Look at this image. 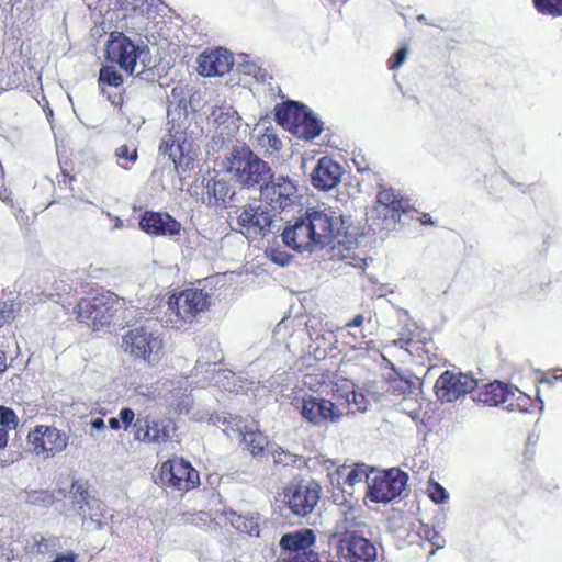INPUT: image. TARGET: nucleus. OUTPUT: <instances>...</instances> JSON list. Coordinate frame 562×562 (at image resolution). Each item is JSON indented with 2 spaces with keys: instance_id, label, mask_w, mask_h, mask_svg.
<instances>
[{
  "instance_id": "obj_4",
  "label": "nucleus",
  "mask_w": 562,
  "mask_h": 562,
  "mask_svg": "<svg viewBox=\"0 0 562 562\" xmlns=\"http://www.w3.org/2000/svg\"><path fill=\"white\" fill-rule=\"evenodd\" d=\"M113 303L114 300L106 293H89L87 296L81 297L74 313L80 323H85L99 330L104 326H109L113 318Z\"/></svg>"
},
{
  "instance_id": "obj_20",
  "label": "nucleus",
  "mask_w": 562,
  "mask_h": 562,
  "mask_svg": "<svg viewBox=\"0 0 562 562\" xmlns=\"http://www.w3.org/2000/svg\"><path fill=\"white\" fill-rule=\"evenodd\" d=\"M301 415L307 422L318 425L326 422H334L338 419L341 414L335 412V405L331 401L308 396L304 397L302 401Z\"/></svg>"
},
{
  "instance_id": "obj_9",
  "label": "nucleus",
  "mask_w": 562,
  "mask_h": 562,
  "mask_svg": "<svg viewBox=\"0 0 562 562\" xmlns=\"http://www.w3.org/2000/svg\"><path fill=\"white\" fill-rule=\"evenodd\" d=\"M284 502L292 514L306 517L310 515L321 498V486L316 483L291 482L284 488Z\"/></svg>"
},
{
  "instance_id": "obj_29",
  "label": "nucleus",
  "mask_w": 562,
  "mask_h": 562,
  "mask_svg": "<svg viewBox=\"0 0 562 562\" xmlns=\"http://www.w3.org/2000/svg\"><path fill=\"white\" fill-rule=\"evenodd\" d=\"M322 131V123L312 113L305 111L293 134L301 138L313 139Z\"/></svg>"
},
{
  "instance_id": "obj_11",
  "label": "nucleus",
  "mask_w": 562,
  "mask_h": 562,
  "mask_svg": "<svg viewBox=\"0 0 562 562\" xmlns=\"http://www.w3.org/2000/svg\"><path fill=\"white\" fill-rule=\"evenodd\" d=\"M265 201L272 207L285 210L293 206L297 201V187L289 178L279 176L269 180L261 190Z\"/></svg>"
},
{
  "instance_id": "obj_52",
  "label": "nucleus",
  "mask_w": 562,
  "mask_h": 562,
  "mask_svg": "<svg viewBox=\"0 0 562 562\" xmlns=\"http://www.w3.org/2000/svg\"><path fill=\"white\" fill-rule=\"evenodd\" d=\"M7 369V356L4 351L0 350V373Z\"/></svg>"
},
{
  "instance_id": "obj_39",
  "label": "nucleus",
  "mask_w": 562,
  "mask_h": 562,
  "mask_svg": "<svg viewBox=\"0 0 562 562\" xmlns=\"http://www.w3.org/2000/svg\"><path fill=\"white\" fill-rule=\"evenodd\" d=\"M71 493L74 495L76 503H78L79 505L87 504L88 501L94 498L93 496L89 495L87 487L78 481L72 483Z\"/></svg>"
},
{
  "instance_id": "obj_42",
  "label": "nucleus",
  "mask_w": 562,
  "mask_h": 562,
  "mask_svg": "<svg viewBox=\"0 0 562 562\" xmlns=\"http://www.w3.org/2000/svg\"><path fill=\"white\" fill-rule=\"evenodd\" d=\"M278 562H321V560L316 552H303V554L296 553L291 558L278 559Z\"/></svg>"
},
{
  "instance_id": "obj_35",
  "label": "nucleus",
  "mask_w": 562,
  "mask_h": 562,
  "mask_svg": "<svg viewBox=\"0 0 562 562\" xmlns=\"http://www.w3.org/2000/svg\"><path fill=\"white\" fill-rule=\"evenodd\" d=\"M537 11L544 15L561 16L562 0H532Z\"/></svg>"
},
{
  "instance_id": "obj_31",
  "label": "nucleus",
  "mask_w": 562,
  "mask_h": 562,
  "mask_svg": "<svg viewBox=\"0 0 562 562\" xmlns=\"http://www.w3.org/2000/svg\"><path fill=\"white\" fill-rule=\"evenodd\" d=\"M124 83L123 76L112 65H103L99 70L98 86L104 95L105 87L120 88Z\"/></svg>"
},
{
  "instance_id": "obj_17",
  "label": "nucleus",
  "mask_w": 562,
  "mask_h": 562,
  "mask_svg": "<svg viewBox=\"0 0 562 562\" xmlns=\"http://www.w3.org/2000/svg\"><path fill=\"white\" fill-rule=\"evenodd\" d=\"M138 224L150 236H175L181 231L180 222L167 212L145 211Z\"/></svg>"
},
{
  "instance_id": "obj_23",
  "label": "nucleus",
  "mask_w": 562,
  "mask_h": 562,
  "mask_svg": "<svg viewBox=\"0 0 562 562\" xmlns=\"http://www.w3.org/2000/svg\"><path fill=\"white\" fill-rule=\"evenodd\" d=\"M305 218L315 244L327 245L333 237L331 217L321 211H308Z\"/></svg>"
},
{
  "instance_id": "obj_19",
  "label": "nucleus",
  "mask_w": 562,
  "mask_h": 562,
  "mask_svg": "<svg viewBox=\"0 0 562 562\" xmlns=\"http://www.w3.org/2000/svg\"><path fill=\"white\" fill-rule=\"evenodd\" d=\"M342 168L331 157L324 156L318 159L312 171L311 181L314 188L328 191L335 188L341 179Z\"/></svg>"
},
{
  "instance_id": "obj_41",
  "label": "nucleus",
  "mask_w": 562,
  "mask_h": 562,
  "mask_svg": "<svg viewBox=\"0 0 562 562\" xmlns=\"http://www.w3.org/2000/svg\"><path fill=\"white\" fill-rule=\"evenodd\" d=\"M407 57V48L402 47L396 50L387 60V67L390 70L400 68Z\"/></svg>"
},
{
  "instance_id": "obj_30",
  "label": "nucleus",
  "mask_w": 562,
  "mask_h": 562,
  "mask_svg": "<svg viewBox=\"0 0 562 562\" xmlns=\"http://www.w3.org/2000/svg\"><path fill=\"white\" fill-rule=\"evenodd\" d=\"M257 145L265 155L271 156L282 149L283 143L273 127H266L262 133L257 136Z\"/></svg>"
},
{
  "instance_id": "obj_53",
  "label": "nucleus",
  "mask_w": 562,
  "mask_h": 562,
  "mask_svg": "<svg viewBox=\"0 0 562 562\" xmlns=\"http://www.w3.org/2000/svg\"><path fill=\"white\" fill-rule=\"evenodd\" d=\"M109 425H110V428L114 429V430H117V429L121 428L120 420L117 418H114V417L109 419Z\"/></svg>"
},
{
  "instance_id": "obj_1",
  "label": "nucleus",
  "mask_w": 562,
  "mask_h": 562,
  "mask_svg": "<svg viewBox=\"0 0 562 562\" xmlns=\"http://www.w3.org/2000/svg\"><path fill=\"white\" fill-rule=\"evenodd\" d=\"M166 323L171 328L189 329L211 307V295L202 289L187 288L172 292L167 301Z\"/></svg>"
},
{
  "instance_id": "obj_32",
  "label": "nucleus",
  "mask_w": 562,
  "mask_h": 562,
  "mask_svg": "<svg viewBox=\"0 0 562 562\" xmlns=\"http://www.w3.org/2000/svg\"><path fill=\"white\" fill-rule=\"evenodd\" d=\"M515 391L518 389L513 385H508L498 380H494V406L505 405V408L508 411H513L515 407L514 397Z\"/></svg>"
},
{
  "instance_id": "obj_40",
  "label": "nucleus",
  "mask_w": 562,
  "mask_h": 562,
  "mask_svg": "<svg viewBox=\"0 0 562 562\" xmlns=\"http://www.w3.org/2000/svg\"><path fill=\"white\" fill-rule=\"evenodd\" d=\"M267 254L271 261L274 263H278L280 266H286L291 259L292 256L288 254L286 251L280 250L279 248L271 247L267 250Z\"/></svg>"
},
{
  "instance_id": "obj_37",
  "label": "nucleus",
  "mask_w": 562,
  "mask_h": 562,
  "mask_svg": "<svg viewBox=\"0 0 562 562\" xmlns=\"http://www.w3.org/2000/svg\"><path fill=\"white\" fill-rule=\"evenodd\" d=\"M16 306L13 300L0 301V328L15 318Z\"/></svg>"
},
{
  "instance_id": "obj_34",
  "label": "nucleus",
  "mask_w": 562,
  "mask_h": 562,
  "mask_svg": "<svg viewBox=\"0 0 562 562\" xmlns=\"http://www.w3.org/2000/svg\"><path fill=\"white\" fill-rule=\"evenodd\" d=\"M115 157L119 160V165L128 170L138 159L137 147H130L124 144L115 149Z\"/></svg>"
},
{
  "instance_id": "obj_44",
  "label": "nucleus",
  "mask_w": 562,
  "mask_h": 562,
  "mask_svg": "<svg viewBox=\"0 0 562 562\" xmlns=\"http://www.w3.org/2000/svg\"><path fill=\"white\" fill-rule=\"evenodd\" d=\"M426 538L430 541V543L435 547L430 551V553H434L436 549H439L442 547L441 542L443 541L440 535L435 531L434 529H430L429 527H426L424 529Z\"/></svg>"
},
{
  "instance_id": "obj_45",
  "label": "nucleus",
  "mask_w": 562,
  "mask_h": 562,
  "mask_svg": "<svg viewBox=\"0 0 562 562\" xmlns=\"http://www.w3.org/2000/svg\"><path fill=\"white\" fill-rule=\"evenodd\" d=\"M61 176L63 180H59L60 183L70 186L75 180L76 176L74 173V168L68 166V164H65L61 166Z\"/></svg>"
},
{
  "instance_id": "obj_22",
  "label": "nucleus",
  "mask_w": 562,
  "mask_h": 562,
  "mask_svg": "<svg viewBox=\"0 0 562 562\" xmlns=\"http://www.w3.org/2000/svg\"><path fill=\"white\" fill-rule=\"evenodd\" d=\"M283 243L297 251L310 249L316 245L305 217H302L294 225L285 227L282 233Z\"/></svg>"
},
{
  "instance_id": "obj_21",
  "label": "nucleus",
  "mask_w": 562,
  "mask_h": 562,
  "mask_svg": "<svg viewBox=\"0 0 562 562\" xmlns=\"http://www.w3.org/2000/svg\"><path fill=\"white\" fill-rule=\"evenodd\" d=\"M378 207H381L380 214L384 218H391L394 222L398 221L403 214L414 210L409 200L396 194L392 188H383L376 194Z\"/></svg>"
},
{
  "instance_id": "obj_7",
  "label": "nucleus",
  "mask_w": 562,
  "mask_h": 562,
  "mask_svg": "<svg viewBox=\"0 0 562 562\" xmlns=\"http://www.w3.org/2000/svg\"><path fill=\"white\" fill-rule=\"evenodd\" d=\"M159 477L166 487L188 492L200 484L198 471L183 458H172L165 461L159 470Z\"/></svg>"
},
{
  "instance_id": "obj_33",
  "label": "nucleus",
  "mask_w": 562,
  "mask_h": 562,
  "mask_svg": "<svg viewBox=\"0 0 562 562\" xmlns=\"http://www.w3.org/2000/svg\"><path fill=\"white\" fill-rule=\"evenodd\" d=\"M229 193V186L224 180L212 179L207 183L209 203L218 205L225 203Z\"/></svg>"
},
{
  "instance_id": "obj_49",
  "label": "nucleus",
  "mask_w": 562,
  "mask_h": 562,
  "mask_svg": "<svg viewBox=\"0 0 562 562\" xmlns=\"http://www.w3.org/2000/svg\"><path fill=\"white\" fill-rule=\"evenodd\" d=\"M9 441V434L4 428H0V450L4 449Z\"/></svg>"
},
{
  "instance_id": "obj_28",
  "label": "nucleus",
  "mask_w": 562,
  "mask_h": 562,
  "mask_svg": "<svg viewBox=\"0 0 562 562\" xmlns=\"http://www.w3.org/2000/svg\"><path fill=\"white\" fill-rule=\"evenodd\" d=\"M231 525L241 533L258 537L260 527L256 517L231 512L227 517Z\"/></svg>"
},
{
  "instance_id": "obj_55",
  "label": "nucleus",
  "mask_w": 562,
  "mask_h": 562,
  "mask_svg": "<svg viewBox=\"0 0 562 562\" xmlns=\"http://www.w3.org/2000/svg\"><path fill=\"white\" fill-rule=\"evenodd\" d=\"M348 335H349V336H351V337L353 338L355 344H352V347H356V344H358V341H357V335H356L355 333H350V331L348 333Z\"/></svg>"
},
{
  "instance_id": "obj_14",
  "label": "nucleus",
  "mask_w": 562,
  "mask_h": 562,
  "mask_svg": "<svg viewBox=\"0 0 562 562\" xmlns=\"http://www.w3.org/2000/svg\"><path fill=\"white\" fill-rule=\"evenodd\" d=\"M339 550L348 562H374L376 559L375 546L357 532H347L340 540Z\"/></svg>"
},
{
  "instance_id": "obj_25",
  "label": "nucleus",
  "mask_w": 562,
  "mask_h": 562,
  "mask_svg": "<svg viewBox=\"0 0 562 562\" xmlns=\"http://www.w3.org/2000/svg\"><path fill=\"white\" fill-rule=\"evenodd\" d=\"M305 108L299 102L289 101L276 106V120L283 126H286L290 131L294 132L299 122L301 121Z\"/></svg>"
},
{
  "instance_id": "obj_12",
  "label": "nucleus",
  "mask_w": 562,
  "mask_h": 562,
  "mask_svg": "<svg viewBox=\"0 0 562 562\" xmlns=\"http://www.w3.org/2000/svg\"><path fill=\"white\" fill-rule=\"evenodd\" d=\"M226 434L239 438L244 448L254 457L262 454L269 445L268 437L262 431L249 426L247 420L239 416L229 418Z\"/></svg>"
},
{
  "instance_id": "obj_5",
  "label": "nucleus",
  "mask_w": 562,
  "mask_h": 562,
  "mask_svg": "<svg viewBox=\"0 0 562 562\" xmlns=\"http://www.w3.org/2000/svg\"><path fill=\"white\" fill-rule=\"evenodd\" d=\"M407 481V473L398 468L379 471L368 482L366 497L373 503H389L402 494Z\"/></svg>"
},
{
  "instance_id": "obj_13",
  "label": "nucleus",
  "mask_w": 562,
  "mask_h": 562,
  "mask_svg": "<svg viewBox=\"0 0 562 562\" xmlns=\"http://www.w3.org/2000/svg\"><path fill=\"white\" fill-rule=\"evenodd\" d=\"M134 435L137 440L153 443H164L171 439L175 427L167 418L155 419L150 415H139L135 420Z\"/></svg>"
},
{
  "instance_id": "obj_50",
  "label": "nucleus",
  "mask_w": 562,
  "mask_h": 562,
  "mask_svg": "<svg viewBox=\"0 0 562 562\" xmlns=\"http://www.w3.org/2000/svg\"><path fill=\"white\" fill-rule=\"evenodd\" d=\"M418 221L422 225H434L431 216L428 213H420Z\"/></svg>"
},
{
  "instance_id": "obj_27",
  "label": "nucleus",
  "mask_w": 562,
  "mask_h": 562,
  "mask_svg": "<svg viewBox=\"0 0 562 562\" xmlns=\"http://www.w3.org/2000/svg\"><path fill=\"white\" fill-rule=\"evenodd\" d=\"M372 472L373 469H370L364 463H356L350 469L345 464L337 468V474L339 476H345L344 484L350 487L362 482L364 479L367 480V482H369L371 480L370 474Z\"/></svg>"
},
{
  "instance_id": "obj_51",
  "label": "nucleus",
  "mask_w": 562,
  "mask_h": 562,
  "mask_svg": "<svg viewBox=\"0 0 562 562\" xmlns=\"http://www.w3.org/2000/svg\"><path fill=\"white\" fill-rule=\"evenodd\" d=\"M91 426L93 429L101 430L105 428L104 420L102 418H95L91 422Z\"/></svg>"
},
{
  "instance_id": "obj_47",
  "label": "nucleus",
  "mask_w": 562,
  "mask_h": 562,
  "mask_svg": "<svg viewBox=\"0 0 562 562\" xmlns=\"http://www.w3.org/2000/svg\"><path fill=\"white\" fill-rule=\"evenodd\" d=\"M106 98L112 105H114L115 108L122 109V106L125 102V91H122L120 93H114V94H108Z\"/></svg>"
},
{
  "instance_id": "obj_18",
  "label": "nucleus",
  "mask_w": 562,
  "mask_h": 562,
  "mask_svg": "<svg viewBox=\"0 0 562 562\" xmlns=\"http://www.w3.org/2000/svg\"><path fill=\"white\" fill-rule=\"evenodd\" d=\"M315 542L316 533L310 528H302L293 532L284 533L279 541L281 549L279 559L291 558L296 553L303 554V552H315L312 550Z\"/></svg>"
},
{
  "instance_id": "obj_10",
  "label": "nucleus",
  "mask_w": 562,
  "mask_h": 562,
  "mask_svg": "<svg viewBox=\"0 0 562 562\" xmlns=\"http://www.w3.org/2000/svg\"><path fill=\"white\" fill-rule=\"evenodd\" d=\"M477 386V380L465 373L450 370L442 372L435 383V393L441 402H453L472 392Z\"/></svg>"
},
{
  "instance_id": "obj_46",
  "label": "nucleus",
  "mask_w": 562,
  "mask_h": 562,
  "mask_svg": "<svg viewBox=\"0 0 562 562\" xmlns=\"http://www.w3.org/2000/svg\"><path fill=\"white\" fill-rule=\"evenodd\" d=\"M413 341L409 333H402L398 338L394 339L392 344L400 348H407Z\"/></svg>"
},
{
  "instance_id": "obj_38",
  "label": "nucleus",
  "mask_w": 562,
  "mask_h": 562,
  "mask_svg": "<svg viewBox=\"0 0 562 562\" xmlns=\"http://www.w3.org/2000/svg\"><path fill=\"white\" fill-rule=\"evenodd\" d=\"M19 418L12 408L0 405V428H4L7 434L9 430L15 429Z\"/></svg>"
},
{
  "instance_id": "obj_24",
  "label": "nucleus",
  "mask_w": 562,
  "mask_h": 562,
  "mask_svg": "<svg viewBox=\"0 0 562 562\" xmlns=\"http://www.w3.org/2000/svg\"><path fill=\"white\" fill-rule=\"evenodd\" d=\"M186 140V132L172 126L160 143L159 150L167 154L175 166L178 167L184 157Z\"/></svg>"
},
{
  "instance_id": "obj_54",
  "label": "nucleus",
  "mask_w": 562,
  "mask_h": 562,
  "mask_svg": "<svg viewBox=\"0 0 562 562\" xmlns=\"http://www.w3.org/2000/svg\"><path fill=\"white\" fill-rule=\"evenodd\" d=\"M55 562H75V557H60Z\"/></svg>"
},
{
  "instance_id": "obj_56",
  "label": "nucleus",
  "mask_w": 562,
  "mask_h": 562,
  "mask_svg": "<svg viewBox=\"0 0 562 562\" xmlns=\"http://www.w3.org/2000/svg\"><path fill=\"white\" fill-rule=\"evenodd\" d=\"M485 387L488 391V389L492 387V383L486 384Z\"/></svg>"
},
{
  "instance_id": "obj_6",
  "label": "nucleus",
  "mask_w": 562,
  "mask_h": 562,
  "mask_svg": "<svg viewBox=\"0 0 562 562\" xmlns=\"http://www.w3.org/2000/svg\"><path fill=\"white\" fill-rule=\"evenodd\" d=\"M26 441L35 456L48 459L67 448L69 437L54 426L37 425L27 434Z\"/></svg>"
},
{
  "instance_id": "obj_8",
  "label": "nucleus",
  "mask_w": 562,
  "mask_h": 562,
  "mask_svg": "<svg viewBox=\"0 0 562 562\" xmlns=\"http://www.w3.org/2000/svg\"><path fill=\"white\" fill-rule=\"evenodd\" d=\"M139 57V47L122 32H112L105 45V58L123 71L133 75Z\"/></svg>"
},
{
  "instance_id": "obj_48",
  "label": "nucleus",
  "mask_w": 562,
  "mask_h": 562,
  "mask_svg": "<svg viewBox=\"0 0 562 562\" xmlns=\"http://www.w3.org/2000/svg\"><path fill=\"white\" fill-rule=\"evenodd\" d=\"M364 322V316L362 314H357L352 319L346 323V328H358L361 327Z\"/></svg>"
},
{
  "instance_id": "obj_26",
  "label": "nucleus",
  "mask_w": 562,
  "mask_h": 562,
  "mask_svg": "<svg viewBox=\"0 0 562 562\" xmlns=\"http://www.w3.org/2000/svg\"><path fill=\"white\" fill-rule=\"evenodd\" d=\"M78 512L82 521H90L94 525L95 529H101L105 524V506L99 498H91L87 504L79 505Z\"/></svg>"
},
{
  "instance_id": "obj_3",
  "label": "nucleus",
  "mask_w": 562,
  "mask_h": 562,
  "mask_svg": "<svg viewBox=\"0 0 562 562\" xmlns=\"http://www.w3.org/2000/svg\"><path fill=\"white\" fill-rule=\"evenodd\" d=\"M122 348L131 357L140 359L150 367L158 366L166 358L162 338L145 327L127 330L122 339Z\"/></svg>"
},
{
  "instance_id": "obj_43",
  "label": "nucleus",
  "mask_w": 562,
  "mask_h": 562,
  "mask_svg": "<svg viewBox=\"0 0 562 562\" xmlns=\"http://www.w3.org/2000/svg\"><path fill=\"white\" fill-rule=\"evenodd\" d=\"M135 413L130 407H124L120 411V420L123 424L125 430H127L131 426L134 425Z\"/></svg>"
},
{
  "instance_id": "obj_36",
  "label": "nucleus",
  "mask_w": 562,
  "mask_h": 562,
  "mask_svg": "<svg viewBox=\"0 0 562 562\" xmlns=\"http://www.w3.org/2000/svg\"><path fill=\"white\" fill-rule=\"evenodd\" d=\"M426 493L435 504L445 503L449 498L447 490L434 479L428 481Z\"/></svg>"
},
{
  "instance_id": "obj_15",
  "label": "nucleus",
  "mask_w": 562,
  "mask_h": 562,
  "mask_svg": "<svg viewBox=\"0 0 562 562\" xmlns=\"http://www.w3.org/2000/svg\"><path fill=\"white\" fill-rule=\"evenodd\" d=\"M234 66V57L227 49H206L198 57V72L203 77L223 76Z\"/></svg>"
},
{
  "instance_id": "obj_16",
  "label": "nucleus",
  "mask_w": 562,
  "mask_h": 562,
  "mask_svg": "<svg viewBox=\"0 0 562 562\" xmlns=\"http://www.w3.org/2000/svg\"><path fill=\"white\" fill-rule=\"evenodd\" d=\"M237 223L246 235H263L272 223L270 211L262 205H245L240 209Z\"/></svg>"
},
{
  "instance_id": "obj_2",
  "label": "nucleus",
  "mask_w": 562,
  "mask_h": 562,
  "mask_svg": "<svg viewBox=\"0 0 562 562\" xmlns=\"http://www.w3.org/2000/svg\"><path fill=\"white\" fill-rule=\"evenodd\" d=\"M229 171L236 181L247 188H260L272 179V170L268 162L260 159L248 147L234 149L229 160Z\"/></svg>"
}]
</instances>
